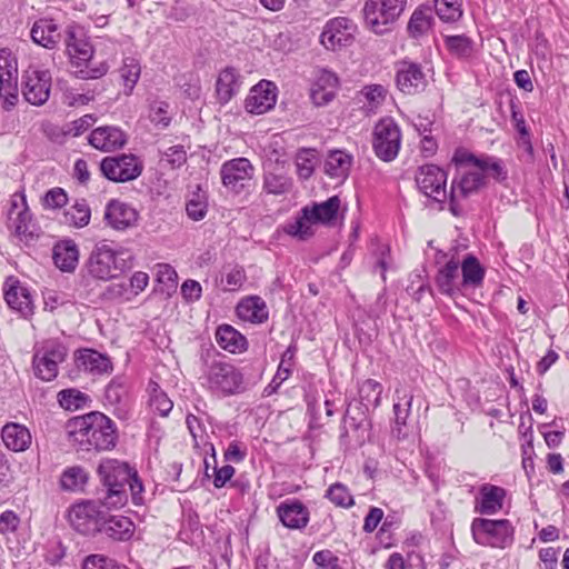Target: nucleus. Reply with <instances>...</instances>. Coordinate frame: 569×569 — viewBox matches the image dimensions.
I'll return each mask as SVG.
<instances>
[{"instance_id": "nucleus-13", "label": "nucleus", "mask_w": 569, "mask_h": 569, "mask_svg": "<svg viewBox=\"0 0 569 569\" xmlns=\"http://www.w3.org/2000/svg\"><path fill=\"white\" fill-rule=\"evenodd\" d=\"M206 378L212 391L233 395L241 390L242 375L228 362L213 360L207 366Z\"/></svg>"}, {"instance_id": "nucleus-46", "label": "nucleus", "mask_w": 569, "mask_h": 569, "mask_svg": "<svg viewBox=\"0 0 569 569\" xmlns=\"http://www.w3.org/2000/svg\"><path fill=\"white\" fill-rule=\"evenodd\" d=\"M59 405L69 411L82 409L89 402V397L77 389H64L58 393Z\"/></svg>"}, {"instance_id": "nucleus-61", "label": "nucleus", "mask_w": 569, "mask_h": 569, "mask_svg": "<svg viewBox=\"0 0 569 569\" xmlns=\"http://www.w3.org/2000/svg\"><path fill=\"white\" fill-rule=\"evenodd\" d=\"M104 296L109 299L130 300L132 296L129 284L126 282L112 283L107 287Z\"/></svg>"}, {"instance_id": "nucleus-59", "label": "nucleus", "mask_w": 569, "mask_h": 569, "mask_svg": "<svg viewBox=\"0 0 569 569\" xmlns=\"http://www.w3.org/2000/svg\"><path fill=\"white\" fill-rule=\"evenodd\" d=\"M20 523V519L12 510H6L0 515V533L14 532Z\"/></svg>"}, {"instance_id": "nucleus-23", "label": "nucleus", "mask_w": 569, "mask_h": 569, "mask_svg": "<svg viewBox=\"0 0 569 569\" xmlns=\"http://www.w3.org/2000/svg\"><path fill=\"white\" fill-rule=\"evenodd\" d=\"M88 140L93 148L110 152L127 143V134L118 127L103 126L92 130Z\"/></svg>"}, {"instance_id": "nucleus-14", "label": "nucleus", "mask_w": 569, "mask_h": 569, "mask_svg": "<svg viewBox=\"0 0 569 569\" xmlns=\"http://www.w3.org/2000/svg\"><path fill=\"white\" fill-rule=\"evenodd\" d=\"M18 64L9 49H0V98L9 110L18 101Z\"/></svg>"}, {"instance_id": "nucleus-3", "label": "nucleus", "mask_w": 569, "mask_h": 569, "mask_svg": "<svg viewBox=\"0 0 569 569\" xmlns=\"http://www.w3.org/2000/svg\"><path fill=\"white\" fill-rule=\"evenodd\" d=\"M513 527L507 519L476 518L471 523V533L476 543L485 547L505 549L513 542Z\"/></svg>"}, {"instance_id": "nucleus-57", "label": "nucleus", "mask_w": 569, "mask_h": 569, "mask_svg": "<svg viewBox=\"0 0 569 569\" xmlns=\"http://www.w3.org/2000/svg\"><path fill=\"white\" fill-rule=\"evenodd\" d=\"M162 160L172 168H180L187 161V152L182 146H172L163 152Z\"/></svg>"}, {"instance_id": "nucleus-26", "label": "nucleus", "mask_w": 569, "mask_h": 569, "mask_svg": "<svg viewBox=\"0 0 569 569\" xmlns=\"http://www.w3.org/2000/svg\"><path fill=\"white\" fill-rule=\"evenodd\" d=\"M459 260L451 257L445 266H442L436 276V286L438 290L448 297H455L458 292L462 291L459 277Z\"/></svg>"}, {"instance_id": "nucleus-49", "label": "nucleus", "mask_w": 569, "mask_h": 569, "mask_svg": "<svg viewBox=\"0 0 569 569\" xmlns=\"http://www.w3.org/2000/svg\"><path fill=\"white\" fill-rule=\"evenodd\" d=\"M435 10L446 22L456 21L462 16L460 0H435Z\"/></svg>"}, {"instance_id": "nucleus-43", "label": "nucleus", "mask_w": 569, "mask_h": 569, "mask_svg": "<svg viewBox=\"0 0 569 569\" xmlns=\"http://www.w3.org/2000/svg\"><path fill=\"white\" fill-rule=\"evenodd\" d=\"M148 391L150 395L149 406L158 412L160 416L166 417L173 408L172 401L168 398L166 392L161 390L159 385L154 381H150L148 385Z\"/></svg>"}, {"instance_id": "nucleus-32", "label": "nucleus", "mask_w": 569, "mask_h": 569, "mask_svg": "<svg viewBox=\"0 0 569 569\" xmlns=\"http://www.w3.org/2000/svg\"><path fill=\"white\" fill-rule=\"evenodd\" d=\"M30 34L34 43L47 49H53L60 41L58 27L53 20L50 19H40L36 21Z\"/></svg>"}, {"instance_id": "nucleus-51", "label": "nucleus", "mask_w": 569, "mask_h": 569, "mask_svg": "<svg viewBox=\"0 0 569 569\" xmlns=\"http://www.w3.org/2000/svg\"><path fill=\"white\" fill-rule=\"evenodd\" d=\"M360 94L366 99L370 110L378 109L385 102L388 90L382 84H368L362 88Z\"/></svg>"}, {"instance_id": "nucleus-34", "label": "nucleus", "mask_w": 569, "mask_h": 569, "mask_svg": "<svg viewBox=\"0 0 569 569\" xmlns=\"http://www.w3.org/2000/svg\"><path fill=\"white\" fill-rule=\"evenodd\" d=\"M240 76L232 67L224 68L218 76L216 83L217 97L220 103L229 102L239 91Z\"/></svg>"}, {"instance_id": "nucleus-24", "label": "nucleus", "mask_w": 569, "mask_h": 569, "mask_svg": "<svg viewBox=\"0 0 569 569\" xmlns=\"http://www.w3.org/2000/svg\"><path fill=\"white\" fill-rule=\"evenodd\" d=\"M281 523L289 529H302L309 522V510L299 500H286L277 507Z\"/></svg>"}, {"instance_id": "nucleus-20", "label": "nucleus", "mask_w": 569, "mask_h": 569, "mask_svg": "<svg viewBox=\"0 0 569 569\" xmlns=\"http://www.w3.org/2000/svg\"><path fill=\"white\" fill-rule=\"evenodd\" d=\"M3 296L7 305L22 317L33 313L30 291L16 277H8L3 283Z\"/></svg>"}, {"instance_id": "nucleus-40", "label": "nucleus", "mask_w": 569, "mask_h": 569, "mask_svg": "<svg viewBox=\"0 0 569 569\" xmlns=\"http://www.w3.org/2000/svg\"><path fill=\"white\" fill-rule=\"evenodd\" d=\"M91 209L84 199L76 200L74 203L63 212V223L73 228H83L89 224Z\"/></svg>"}, {"instance_id": "nucleus-18", "label": "nucleus", "mask_w": 569, "mask_h": 569, "mask_svg": "<svg viewBox=\"0 0 569 569\" xmlns=\"http://www.w3.org/2000/svg\"><path fill=\"white\" fill-rule=\"evenodd\" d=\"M356 24L346 17H338L328 21L320 36V42L330 50L348 47L355 39Z\"/></svg>"}, {"instance_id": "nucleus-63", "label": "nucleus", "mask_w": 569, "mask_h": 569, "mask_svg": "<svg viewBox=\"0 0 569 569\" xmlns=\"http://www.w3.org/2000/svg\"><path fill=\"white\" fill-rule=\"evenodd\" d=\"M149 282V276L146 272L137 271L130 278L129 288L133 297L146 289Z\"/></svg>"}, {"instance_id": "nucleus-1", "label": "nucleus", "mask_w": 569, "mask_h": 569, "mask_svg": "<svg viewBox=\"0 0 569 569\" xmlns=\"http://www.w3.org/2000/svg\"><path fill=\"white\" fill-rule=\"evenodd\" d=\"M66 432L69 442L78 451H102L112 449L117 441L114 422L99 411L68 420Z\"/></svg>"}, {"instance_id": "nucleus-6", "label": "nucleus", "mask_w": 569, "mask_h": 569, "mask_svg": "<svg viewBox=\"0 0 569 569\" xmlns=\"http://www.w3.org/2000/svg\"><path fill=\"white\" fill-rule=\"evenodd\" d=\"M8 228L21 241H30L36 237V224L23 190L11 196L8 210Z\"/></svg>"}, {"instance_id": "nucleus-35", "label": "nucleus", "mask_w": 569, "mask_h": 569, "mask_svg": "<svg viewBox=\"0 0 569 569\" xmlns=\"http://www.w3.org/2000/svg\"><path fill=\"white\" fill-rule=\"evenodd\" d=\"M237 315L244 321L262 323L268 319L264 301L260 297H248L237 306Z\"/></svg>"}, {"instance_id": "nucleus-5", "label": "nucleus", "mask_w": 569, "mask_h": 569, "mask_svg": "<svg viewBox=\"0 0 569 569\" xmlns=\"http://www.w3.org/2000/svg\"><path fill=\"white\" fill-rule=\"evenodd\" d=\"M485 184V174L479 169L460 170L451 181L449 193V210L451 213L456 217L462 216L463 208L460 206V201L479 192Z\"/></svg>"}, {"instance_id": "nucleus-64", "label": "nucleus", "mask_w": 569, "mask_h": 569, "mask_svg": "<svg viewBox=\"0 0 569 569\" xmlns=\"http://www.w3.org/2000/svg\"><path fill=\"white\" fill-rule=\"evenodd\" d=\"M539 559L543 563L545 569H556L558 563V550L548 547L539 551Z\"/></svg>"}, {"instance_id": "nucleus-9", "label": "nucleus", "mask_w": 569, "mask_h": 569, "mask_svg": "<svg viewBox=\"0 0 569 569\" xmlns=\"http://www.w3.org/2000/svg\"><path fill=\"white\" fill-rule=\"evenodd\" d=\"M100 170L110 181L128 182L142 173L143 162L133 153H121L103 158Z\"/></svg>"}, {"instance_id": "nucleus-27", "label": "nucleus", "mask_w": 569, "mask_h": 569, "mask_svg": "<svg viewBox=\"0 0 569 569\" xmlns=\"http://www.w3.org/2000/svg\"><path fill=\"white\" fill-rule=\"evenodd\" d=\"M506 490L490 483H485L479 488V499L477 500L476 511L481 515H495L502 509L506 498Z\"/></svg>"}, {"instance_id": "nucleus-38", "label": "nucleus", "mask_w": 569, "mask_h": 569, "mask_svg": "<svg viewBox=\"0 0 569 569\" xmlns=\"http://www.w3.org/2000/svg\"><path fill=\"white\" fill-rule=\"evenodd\" d=\"M339 208L340 199L338 196H333L323 202L305 207V213H309L317 223H330L336 219Z\"/></svg>"}, {"instance_id": "nucleus-52", "label": "nucleus", "mask_w": 569, "mask_h": 569, "mask_svg": "<svg viewBox=\"0 0 569 569\" xmlns=\"http://www.w3.org/2000/svg\"><path fill=\"white\" fill-rule=\"evenodd\" d=\"M327 498L338 507L348 508L353 505V498L342 483H333L327 490Z\"/></svg>"}, {"instance_id": "nucleus-45", "label": "nucleus", "mask_w": 569, "mask_h": 569, "mask_svg": "<svg viewBox=\"0 0 569 569\" xmlns=\"http://www.w3.org/2000/svg\"><path fill=\"white\" fill-rule=\"evenodd\" d=\"M317 223L309 213H305V208L301 210L299 216L293 222L286 226V232L290 236L297 237L301 240H306L312 236V224Z\"/></svg>"}, {"instance_id": "nucleus-55", "label": "nucleus", "mask_w": 569, "mask_h": 569, "mask_svg": "<svg viewBox=\"0 0 569 569\" xmlns=\"http://www.w3.org/2000/svg\"><path fill=\"white\" fill-rule=\"evenodd\" d=\"M296 348L289 346L287 350L283 352L280 365L278 367L277 373L273 378V382L278 380V385L282 383L288 379L291 372L292 360L295 358Z\"/></svg>"}, {"instance_id": "nucleus-62", "label": "nucleus", "mask_w": 569, "mask_h": 569, "mask_svg": "<svg viewBox=\"0 0 569 569\" xmlns=\"http://www.w3.org/2000/svg\"><path fill=\"white\" fill-rule=\"evenodd\" d=\"M311 100L317 107L326 106L335 98V90L327 87L313 86L310 93Z\"/></svg>"}, {"instance_id": "nucleus-12", "label": "nucleus", "mask_w": 569, "mask_h": 569, "mask_svg": "<svg viewBox=\"0 0 569 569\" xmlns=\"http://www.w3.org/2000/svg\"><path fill=\"white\" fill-rule=\"evenodd\" d=\"M66 44L70 57L78 60V64L86 63V69L79 71L82 79H98L107 73L108 66L104 62L99 67H91L93 48L87 40L77 37L74 28H68Z\"/></svg>"}, {"instance_id": "nucleus-60", "label": "nucleus", "mask_w": 569, "mask_h": 569, "mask_svg": "<svg viewBox=\"0 0 569 569\" xmlns=\"http://www.w3.org/2000/svg\"><path fill=\"white\" fill-rule=\"evenodd\" d=\"M246 274L242 268H231L226 274L224 289L229 291H234L242 286Z\"/></svg>"}, {"instance_id": "nucleus-30", "label": "nucleus", "mask_w": 569, "mask_h": 569, "mask_svg": "<svg viewBox=\"0 0 569 569\" xmlns=\"http://www.w3.org/2000/svg\"><path fill=\"white\" fill-rule=\"evenodd\" d=\"M396 396L397 402L393 405L395 427L392 433L398 439H403L407 437L405 428L407 427V419L410 415L413 396L408 393L406 389H397Z\"/></svg>"}, {"instance_id": "nucleus-22", "label": "nucleus", "mask_w": 569, "mask_h": 569, "mask_svg": "<svg viewBox=\"0 0 569 569\" xmlns=\"http://www.w3.org/2000/svg\"><path fill=\"white\" fill-rule=\"evenodd\" d=\"M138 211L129 203L112 199L104 210V220L114 230H126L138 221Z\"/></svg>"}, {"instance_id": "nucleus-4", "label": "nucleus", "mask_w": 569, "mask_h": 569, "mask_svg": "<svg viewBox=\"0 0 569 569\" xmlns=\"http://www.w3.org/2000/svg\"><path fill=\"white\" fill-rule=\"evenodd\" d=\"M407 0H367L362 12L366 26L377 34L389 31L403 11Z\"/></svg>"}, {"instance_id": "nucleus-58", "label": "nucleus", "mask_w": 569, "mask_h": 569, "mask_svg": "<svg viewBox=\"0 0 569 569\" xmlns=\"http://www.w3.org/2000/svg\"><path fill=\"white\" fill-rule=\"evenodd\" d=\"M313 562L323 569H341L339 558L330 550H320L313 555Z\"/></svg>"}, {"instance_id": "nucleus-10", "label": "nucleus", "mask_w": 569, "mask_h": 569, "mask_svg": "<svg viewBox=\"0 0 569 569\" xmlns=\"http://www.w3.org/2000/svg\"><path fill=\"white\" fill-rule=\"evenodd\" d=\"M106 512L96 501L87 500L76 503L69 511L71 527L81 535L94 536L100 533Z\"/></svg>"}, {"instance_id": "nucleus-48", "label": "nucleus", "mask_w": 569, "mask_h": 569, "mask_svg": "<svg viewBox=\"0 0 569 569\" xmlns=\"http://www.w3.org/2000/svg\"><path fill=\"white\" fill-rule=\"evenodd\" d=\"M382 386L372 379L366 380L359 389V395L362 403L368 408H377L380 405V398L382 393Z\"/></svg>"}, {"instance_id": "nucleus-41", "label": "nucleus", "mask_w": 569, "mask_h": 569, "mask_svg": "<svg viewBox=\"0 0 569 569\" xmlns=\"http://www.w3.org/2000/svg\"><path fill=\"white\" fill-rule=\"evenodd\" d=\"M461 162L466 161L473 164L477 169L480 170L485 176L486 173L498 181H502L507 178V172L501 166L499 160H496L490 157L477 158L473 154H468L466 158L460 160Z\"/></svg>"}, {"instance_id": "nucleus-8", "label": "nucleus", "mask_w": 569, "mask_h": 569, "mask_svg": "<svg viewBox=\"0 0 569 569\" xmlns=\"http://www.w3.org/2000/svg\"><path fill=\"white\" fill-rule=\"evenodd\" d=\"M400 144L401 132L395 120L391 118L379 120L375 126L372 140L376 156L382 161H392L398 156Z\"/></svg>"}, {"instance_id": "nucleus-56", "label": "nucleus", "mask_w": 569, "mask_h": 569, "mask_svg": "<svg viewBox=\"0 0 569 569\" xmlns=\"http://www.w3.org/2000/svg\"><path fill=\"white\" fill-rule=\"evenodd\" d=\"M67 203L68 194L62 188H52L43 196V207L47 209H60Z\"/></svg>"}, {"instance_id": "nucleus-33", "label": "nucleus", "mask_w": 569, "mask_h": 569, "mask_svg": "<svg viewBox=\"0 0 569 569\" xmlns=\"http://www.w3.org/2000/svg\"><path fill=\"white\" fill-rule=\"evenodd\" d=\"M460 267L462 273L460 286L462 290L477 289L482 286L486 271L475 256L467 254L461 261Z\"/></svg>"}, {"instance_id": "nucleus-16", "label": "nucleus", "mask_w": 569, "mask_h": 569, "mask_svg": "<svg viewBox=\"0 0 569 569\" xmlns=\"http://www.w3.org/2000/svg\"><path fill=\"white\" fill-rule=\"evenodd\" d=\"M51 74L48 70L29 68L22 76V94L33 106H42L50 96Z\"/></svg>"}, {"instance_id": "nucleus-29", "label": "nucleus", "mask_w": 569, "mask_h": 569, "mask_svg": "<svg viewBox=\"0 0 569 569\" xmlns=\"http://www.w3.org/2000/svg\"><path fill=\"white\" fill-rule=\"evenodd\" d=\"M134 532V523L130 518L116 515L107 516L103 520L100 533H104L107 537L117 541L129 540Z\"/></svg>"}, {"instance_id": "nucleus-25", "label": "nucleus", "mask_w": 569, "mask_h": 569, "mask_svg": "<svg viewBox=\"0 0 569 569\" xmlns=\"http://www.w3.org/2000/svg\"><path fill=\"white\" fill-rule=\"evenodd\" d=\"M76 365L78 369L93 376L109 373L112 371L110 358L93 349H82L76 355Z\"/></svg>"}, {"instance_id": "nucleus-11", "label": "nucleus", "mask_w": 569, "mask_h": 569, "mask_svg": "<svg viewBox=\"0 0 569 569\" xmlns=\"http://www.w3.org/2000/svg\"><path fill=\"white\" fill-rule=\"evenodd\" d=\"M119 252L106 242L98 243L92 250L87 262L88 272L96 279L110 280L121 273L124 263L119 262Z\"/></svg>"}, {"instance_id": "nucleus-37", "label": "nucleus", "mask_w": 569, "mask_h": 569, "mask_svg": "<svg viewBox=\"0 0 569 569\" xmlns=\"http://www.w3.org/2000/svg\"><path fill=\"white\" fill-rule=\"evenodd\" d=\"M352 158L341 150L331 151L325 162V172L337 179H346L351 168Z\"/></svg>"}, {"instance_id": "nucleus-7", "label": "nucleus", "mask_w": 569, "mask_h": 569, "mask_svg": "<svg viewBox=\"0 0 569 569\" xmlns=\"http://www.w3.org/2000/svg\"><path fill=\"white\" fill-rule=\"evenodd\" d=\"M67 357V349L63 345L50 340L36 348L32 367L36 377L43 381H51L58 375V366Z\"/></svg>"}, {"instance_id": "nucleus-50", "label": "nucleus", "mask_w": 569, "mask_h": 569, "mask_svg": "<svg viewBox=\"0 0 569 569\" xmlns=\"http://www.w3.org/2000/svg\"><path fill=\"white\" fill-rule=\"evenodd\" d=\"M87 481V473L80 467L68 468L61 476L60 485L62 489L76 491L82 489Z\"/></svg>"}, {"instance_id": "nucleus-31", "label": "nucleus", "mask_w": 569, "mask_h": 569, "mask_svg": "<svg viewBox=\"0 0 569 569\" xmlns=\"http://www.w3.org/2000/svg\"><path fill=\"white\" fill-rule=\"evenodd\" d=\"M216 340L220 348L231 353H241L248 348L246 337L230 325H221L217 328Z\"/></svg>"}, {"instance_id": "nucleus-28", "label": "nucleus", "mask_w": 569, "mask_h": 569, "mask_svg": "<svg viewBox=\"0 0 569 569\" xmlns=\"http://www.w3.org/2000/svg\"><path fill=\"white\" fill-rule=\"evenodd\" d=\"M1 437L6 447L14 452L27 450L32 439L29 429L16 422L4 425Z\"/></svg>"}, {"instance_id": "nucleus-19", "label": "nucleus", "mask_w": 569, "mask_h": 569, "mask_svg": "<svg viewBox=\"0 0 569 569\" xmlns=\"http://www.w3.org/2000/svg\"><path fill=\"white\" fill-rule=\"evenodd\" d=\"M396 83L405 94L413 96L427 87V77L419 63L401 61L397 68Z\"/></svg>"}, {"instance_id": "nucleus-2", "label": "nucleus", "mask_w": 569, "mask_h": 569, "mask_svg": "<svg viewBox=\"0 0 569 569\" xmlns=\"http://www.w3.org/2000/svg\"><path fill=\"white\" fill-rule=\"evenodd\" d=\"M103 489L99 498L108 508H120L127 503L129 487L134 505L142 501L143 486L136 471L128 463L116 459H106L98 467Z\"/></svg>"}, {"instance_id": "nucleus-53", "label": "nucleus", "mask_w": 569, "mask_h": 569, "mask_svg": "<svg viewBox=\"0 0 569 569\" xmlns=\"http://www.w3.org/2000/svg\"><path fill=\"white\" fill-rule=\"evenodd\" d=\"M297 173L301 179H309L315 170V156L311 150L302 149L296 157Z\"/></svg>"}, {"instance_id": "nucleus-15", "label": "nucleus", "mask_w": 569, "mask_h": 569, "mask_svg": "<svg viewBox=\"0 0 569 569\" xmlns=\"http://www.w3.org/2000/svg\"><path fill=\"white\" fill-rule=\"evenodd\" d=\"M253 176L254 167L247 158L228 160L220 169L222 184L233 193H240L249 187Z\"/></svg>"}, {"instance_id": "nucleus-44", "label": "nucleus", "mask_w": 569, "mask_h": 569, "mask_svg": "<svg viewBox=\"0 0 569 569\" xmlns=\"http://www.w3.org/2000/svg\"><path fill=\"white\" fill-rule=\"evenodd\" d=\"M141 73L140 63L134 58H126L122 67L119 69V74L126 87V94H130L136 83L138 82Z\"/></svg>"}, {"instance_id": "nucleus-47", "label": "nucleus", "mask_w": 569, "mask_h": 569, "mask_svg": "<svg viewBox=\"0 0 569 569\" xmlns=\"http://www.w3.org/2000/svg\"><path fill=\"white\" fill-rule=\"evenodd\" d=\"M431 27V10L429 8L417 9L408 23V31L412 37L425 34Z\"/></svg>"}, {"instance_id": "nucleus-39", "label": "nucleus", "mask_w": 569, "mask_h": 569, "mask_svg": "<svg viewBox=\"0 0 569 569\" xmlns=\"http://www.w3.org/2000/svg\"><path fill=\"white\" fill-rule=\"evenodd\" d=\"M445 44L451 56L461 60L472 58L476 51L475 41L465 34L446 36Z\"/></svg>"}, {"instance_id": "nucleus-42", "label": "nucleus", "mask_w": 569, "mask_h": 569, "mask_svg": "<svg viewBox=\"0 0 569 569\" xmlns=\"http://www.w3.org/2000/svg\"><path fill=\"white\" fill-rule=\"evenodd\" d=\"M262 189L268 194H286L292 189V179L282 172L268 171L263 176Z\"/></svg>"}, {"instance_id": "nucleus-21", "label": "nucleus", "mask_w": 569, "mask_h": 569, "mask_svg": "<svg viewBox=\"0 0 569 569\" xmlns=\"http://www.w3.org/2000/svg\"><path fill=\"white\" fill-rule=\"evenodd\" d=\"M277 101V87L267 80L253 86L246 98L244 108L249 113L262 114L272 109Z\"/></svg>"}, {"instance_id": "nucleus-36", "label": "nucleus", "mask_w": 569, "mask_h": 569, "mask_svg": "<svg viewBox=\"0 0 569 569\" xmlns=\"http://www.w3.org/2000/svg\"><path fill=\"white\" fill-rule=\"evenodd\" d=\"M79 251L72 240H64L53 248L54 264L64 272L73 271L78 264Z\"/></svg>"}, {"instance_id": "nucleus-17", "label": "nucleus", "mask_w": 569, "mask_h": 569, "mask_svg": "<svg viewBox=\"0 0 569 569\" xmlns=\"http://www.w3.org/2000/svg\"><path fill=\"white\" fill-rule=\"evenodd\" d=\"M416 183L419 190L437 202L447 199V173L435 164H425L419 168L416 174Z\"/></svg>"}, {"instance_id": "nucleus-54", "label": "nucleus", "mask_w": 569, "mask_h": 569, "mask_svg": "<svg viewBox=\"0 0 569 569\" xmlns=\"http://www.w3.org/2000/svg\"><path fill=\"white\" fill-rule=\"evenodd\" d=\"M208 210V204L203 196L193 194L186 204V211L190 219L199 221L204 218Z\"/></svg>"}]
</instances>
